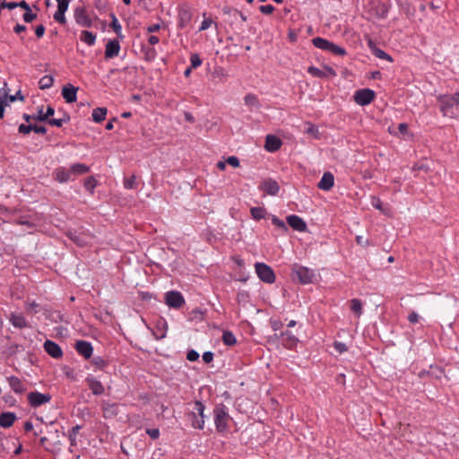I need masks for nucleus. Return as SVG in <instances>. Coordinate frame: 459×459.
<instances>
[{"label":"nucleus","mask_w":459,"mask_h":459,"mask_svg":"<svg viewBox=\"0 0 459 459\" xmlns=\"http://www.w3.org/2000/svg\"><path fill=\"white\" fill-rule=\"evenodd\" d=\"M214 424L217 432L224 434L228 431L230 416L223 404H218L213 409Z\"/></svg>","instance_id":"1"},{"label":"nucleus","mask_w":459,"mask_h":459,"mask_svg":"<svg viewBox=\"0 0 459 459\" xmlns=\"http://www.w3.org/2000/svg\"><path fill=\"white\" fill-rule=\"evenodd\" d=\"M204 404L196 401L194 403V411L189 414L192 420V427L197 429H203L204 428Z\"/></svg>","instance_id":"2"},{"label":"nucleus","mask_w":459,"mask_h":459,"mask_svg":"<svg viewBox=\"0 0 459 459\" xmlns=\"http://www.w3.org/2000/svg\"><path fill=\"white\" fill-rule=\"evenodd\" d=\"M255 269L258 278L264 282L271 284L275 281V274L269 265L264 263H256Z\"/></svg>","instance_id":"3"},{"label":"nucleus","mask_w":459,"mask_h":459,"mask_svg":"<svg viewBox=\"0 0 459 459\" xmlns=\"http://www.w3.org/2000/svg\"><path fill=\"white\" fill-rule=\"evenodd\" d=\"M375 97L376 94L374 91L370 89H361L355 92L353 99L357 104L366 106L371 103Z\"/></svg>","instance_id":"4"},{"label":"nucleus","mask_w":459,"mask_h":459,"mask_svg":"<svg viewBox=\"0 0 459 459\" xmlns=\"http://www.w3.org/2000/svg\"><path fill=\"white\" fill-rule=\"evenodd\" d=\"M292 271L302 284H308L313 281L314 273L308 268L295 264Z\"/></svg>","instance_id":"5"},{"label":"nucleus","mask_w":459,"mask_h":459,"mask_svg":"<svg viewBox=\"0 0 459 459\" xmlns=\"http://www.w3.org/2000/svg\"><path fill=\"white\" fill-rule=\"evenodd\" d=\"M166 304L173 308H180L185 304V299L179 291L171 290L165 294Z\"/></svg>","instance_id":"6"},{"label":"nucleus","mask_w":459,"mask_h":459,"mask_svg":"<svg viewBox=\"0 0 459 459\" xmlns=\"http://www.w3.org/2000/svg\"><path fill=\"white\" fill-rule=\"evenodd\" d=\"M27 398L30 405L36 408L50 402L51 395L48 393L42 394L39 392H30L28 394Z\"/></svg>","instance_id":"7"},{"label":"nucleus","mask_w":459,"mask_h":459,"mask_svg":"<svg viewBox=\"0 0 459 459\" xmlns=\"http://www.w3.org/2000/svg\"><path fill=\"white\" fill-rule=\"evenodd\" d=\"M74 19L77 24L82 27L90 28L92 25V21L83 7H77L74 10Z\"/></svg>","instance_id":"8"},{"label":"nucleus","mask_w":459,"mask_h":459,"mask_svg":"<svg viewBox=\"0 0 459 459\" xmlns=\"http://www.w3.org/2000/svg\"><path fill=\"white\" fill-rule=\"evenodd\" d=\"M74 349L81 356L86 359L92 356L93 347L89 342L82 340L77 341L75 342Z\"/></svg>","instance_id":"9"},{"label":"nucleus","mask_w":459,"mask_h":459,"mask_svg":"<svg viewBox=\"0 0 459 459\" xmlns=\"http://www.w3.org/2000/svg\"><path fill=\"white\" fill-rule=\"evenodd\" d=\"M259 188L263 192H264L265 194L270 195H277L280 190V186H279L278 183L272 178L264 179L261 182Z\"/></svg>","instance_id":"10"},{"label":"nucleus","mask_w":459,"mask_h":459,"mask_svg":"<svg viewBox=\"0 0 459 459\" xmlns=\"http://www.w3.org/2000/svg\"><path fill=\"white\" fill-rule=\"evenodd\" d=\"M46 352L54 359H60L63 357V351L61 347L53 341L47 340L44 344Z\"/></svg>","instance_id":"11"},{"label":"nucleus","mask_w":459,"mask_h":459,"mask_svg":"<svg viewBox=\"0 0 459 459\" xmlns=\"http://www.w3.org/2000/svg\"><path fill=\"white\" fill-rule=\"evenodd\" d=\"M85 381L93 394L101 395L104 394L105 388L100 381L93 377H88Z\"/></svg>","instance_id":"12"},{"label":"nucleus","mask_w":459,"mask_h":459,"mask_svg":"<svg viewBox=\"0 0 459 459\" xmlns=\"http://www.w3.org/2000/svg\"><path fill=\"white\" fill-rule=\"evenodd\" d=\"M78 88L72 84H67L62 89V96L67 103H73L76 101Z\"/></svg>","instance_id":"13"},{"label":"nucleus","mask_w":459,"mask_h":459,"mask_svg":"<svg viewBox=\"0 0 459 459\" xmlns=\"http://www.w3.org/2000/svg\"><path fill=\"white\" fill-rule=\"evenodd\" d=\"M288 224L295 230L305 231L307 230V224L299 216L290 215L287 217Z\"/></svg>","instance_id":"14"},{"label":"nucleus","mask_w":459,"mask_h":459,"mask_svg":"<svg viewBox=\"0 0 459 459\" xmlns=\"http://www.w3.org/2000/svg\"><path fill=\"white\" fill-rule=\"evenodd\" d=\"M307 72L310 74H312L313 76L318 77V78H324V77H327V76H335L336 75L335 71L332 67H329V66H326L325 68V70H321L315 66H309L307 69Z\"/></svg>","instance_id":"15"},{"label":"nucleus","mask_w":459,"mask_h":459,"mask_svg":"<svg viewBox=\"0 0 459 459\" xmlns=\"http://www.w3.org/2000/svg\"><path fill=\"white\" fill-rule=\"evenodd\" d=\"M333 175L331 172H325L317 184V187L324 191H329L333 186Z\"/></svg>","instance_id":"16"},{"label":"nucleus","mask_w":459,"mask_h":459,"mask_svg":"<svg viewBox=\"0 0 459 459\" xmlns=\"http://www.w3.org/2000/svg\"><path fill=\"white\" fill-rule=\"evenodd\" d=\"M72 175L73 174L70 168L66 169L65 167H59L54 171L55 179L59 183H65L71 180Z\"/></svg>","instance_id":"17"},{"label":"nucleus","mask_w":459,"mask_h":459,"mask_svg":"<svg viewBox=\"0 0 459 459\" xmlns=\"http://www.w3.org/2000/svg\"><path fill=\"white\" fill-rule=\"evenodd\" d=\"M120 50L119 42L117 39L110 40L106 45L105 57L107 59L117 56Z\"/></svg>","instance_id":"18"},{"label":"nucleus","mask_w":459,"mask_h":459,"mask_svg":"<svg viewBox=\"0 0 459 459\" xmlns=\"http://www.w3.org/2000/svg\"><path fill=\"white\" fill-rule=\"evenodd\" d=\"M101 409L105 419H111L118 414V405L117 403L104 402L101 405Z\"/></svg>","instance_id":"19"},{"label":"nucleus","mask_w":459,"mask_h":459,"mask_svg":"<svg viewBox=\"0 0 459 459\" xmlns=\"http://www.w3.org/2000/svg\"><path fill=\"white\" fill-rule=\"evenodd\" d=\"M281 146V141L275 135L268 134L265 139L264 148L268 152H275Z\"/></svg>","instance_id":"20"},{"label":"nucleus","mask_w":459,"mask_h":459,"mask_svg":"<svg viewBox=\"0 0 459 459\" xmlns=\"http://www.w3.org/2000/svg\"><path fill=\"white\" fill-rule=\"evenodd\" d=\"M452 100L451 95H440L437 98V101L440 104V110L444 116H446L447 110L455 105Z\"/></svg>","instance_id":"21"},{"label":"nucleus","mask_w":459,"mask_h":459,"mask_svg":"<svg viewBox=\"0 0 459 459\" xmlns=\"http://www.w3.org/2000/svg\"><path fill=\"white\" fill-rule=\"evenodd\" d=\"M16 420V415L13 412L7 411L0 414V426L3 428H10L13 426Z\"/></svg>","instance_id":"22"},{"label":"nucleus","mask_w":459,"mask_h":459,"mask_svg":"<svg viewBox=\"0 0 459 459\" xmlns=\"http://www.w3.org/2000/svg\"><path fill=\"white\" fill-rule=\"evenodd\" d=\"M8 383H9V385L12 388V390L13 392H15L16 394H22L26 390L23 383L17 377H8Z\"/></svg>","instance_id":"23"},{"label":"nucleus","mask_w":459,"mask_h":459,"mask_svg":"<svg viewBox=\"0 0 459 459\" xmlns=\"http://www.w3.org/2000/svg\"><path fill=\"white\" fill-rule=\"evenodd\" d=\"M9 320L16 328L22 329L28 326L25 317L22 315L13 313L11 314Z\"/></svg>","instance_id":"24"},{"label":"nucleus","mask_w":459,"mask_h":459,"mask_svg":"<svg viewBox=\"0 0 459 459\" xmlns=\"http://www.w3.org/2000/svg\"><path fill=\"white\" fill-rule=\"evenodd\" d=\"M73 175H84L90 171V167L83 163H74L71 167Z\"/></svg>","instance_id":"25"},{"label":"nucleus","mask_w":459,"mask_h":459,"mask_svg":"<svg viewBox=\"0 0 459 459\" xmlns=\"http://www.w3.org/2000/svg\"><path fill=\"white\" fill-rule=\"evenodd\" d=\"M312 43L316 48L325 51H329L331 46V41L320 37L314 38Z\"/></svg>","instance_id":"26"},{"label":"nucleus","mask_w":459,"mask_h":459,"mask_svg":"<svg viewBox=\"0 0 459 459\" xmlns=\"http://www.w3.org/2000/svg\"><path fill=\"white\" fill-rule=\"evenodd\" d=\"M80 39L82 42H84L88 46H93L96 41V35L91 31L82 30L81 33Z\"/></svg>","instance_id":"27"},{"label":"nucleus","mask_w":459,"mask_h":459,"mask_svg":"<svg viewBox=\"0 0 459 459\" xmlns=\"http://www.w3.org/2000/svg\"><path fill=\"white\" fill-rule=\"evenodd\" d=\"M107 108H97L92 111V118L96 123H100L105 120L107 116Z\"/></svg>","instance_id":"28"},{"label":"nucleus","mask_w":459,"mask_h":459,"mask_svg":"<svg viewBox=\"0 0 459 459\" xmlns=\"http://www.w3.org/2000/svg\"><path fill=\"white\" fill-rule=\"evenodd\" d=\"M54 83V78L51 75H45L40 78L39 87L41 90L49 89Z\"/></svg>","instance_id":"29"},{"label":"nucleus","mask_w":459,"mask_h":459,"mask_svg":"<svg viewBox=\"0 0 459 459\" xmlns=\"http://www.w3.org/2000/svg\"><path fill=\"white\" fill-rule=\"evenodd\" d=\"M350 303L351 310L359 316L362 314V302L358 299H352Z\"/></svg>","instance_id":"30"},{"label":"nucleus","mask_w":459,"mask_h":459,"mask_svg":"<svg viewBox=\"0 0 459 459\" xmlns=\"http://www.w3.org/2000/svg\"><path fill=\"white\" fill-rule=\"evenodd\" d=\"M250 213L255 220L258 221L264 218L266 211L263 207H252L250 209Z\"/></svg>","instance_id":"31"},{"label":"nucleus","mask_w":459,"mask_h":459,"mask_svg":"<svg viewBox=\"0 0 459 459\" xmlns=\"http://www.w3.org/2000/svg\"><path fill=\"white\" fill-rule=\"evenodd\" d=\"M222 342L224 344H226L228 346H232V345L236 344L237 340H236L235 335L231 332L225 331L222 334Z\"/></svg>","instance_id":"32"},{"label":"nucleus","mask_w":459,"mask_h":459,"mask_svg":"<svg viewBox=\"0 0 459 459\" xmlns=\"http://www.w3.org/2000/svg\"><path fill=\"white\" fill-rule=\"evenodd\" d=\"M0 118H3L4 116V105L7 102V91L4 88L0 90Z\"/></svg>","instance_id":"33"},{"label":"nucleus","mask_w":459,"mask_h":459,"mask_svg":"<svg viewBox=\"0 0 459 459\" xmlns=\"http://www.w3.org/2000/svg\"><path fill=\"white\" fill-rule=\"evenodd\" d=\"M373 53L377 57H378L380 59H385L389 62H393V58L391 57L390 55H388L386 52H385L384 50H382L377 47L373 48Z\"/></svg>","instance_id":"34"},{"label":"nucleus","mask_w":459,"mask_h":459,"mask_svg":"<svg viewBox=\"0 0 459 459\" xmlns=\"http://www.w3.org/2000/svg\"><path fill=\"white\" fill-rule=\"evenodd\" d=\"M245 104L249 107H257L259 105L258 99L254 94H247L244 98Z\"/></svg>","instance_id":"35"},{"label":"nucleus","mask_w":459,"mask_h":459,"mask_svg":"<svg viewBox=\"0 0 459 459\" xmlns=\"http://www.w3.org/2000/svg\"><path fill=\"white\" fill-rule=\"evenodd\" d=\"M124 186L126 189H134L137 186L136 177L134 175H132L129 178H124Z\"/></svg>","instance_id":"36"},{"label":"nucleus","mask_w":459,"mask_h":459,"mask_svg":"<svg viewBox=\"0 0 459 459\" xmlns=\"http://www.w3.org/2000/svg\"><path fill=\"white\" fill-rule=\"evenodd\" d=\"M328 52L342 56L346 55V50L343 48L339 47L333 42H331V46Z\"/></svg>","instance_id":"37"},{"label":"nucleus","mask_w":459,"mask_h":459,"mask_svg":"<svg viewBox=\"0 0 459 459\" xmlns=\"http://www.w3.org/2000/svg\"><path fill=\"white\" fill-rule=\"evenodd\" d=\"M96 186H97V181L93 177H89L84 180V187L87 190H89L91 193L93 192Z\"/></svg>","instance_id":"38"},{"label":"nucleus","mask_w":459,"mask_h":459,"mask_svg":"<svg viewBox=\"0 0 459 459\" xmlns=\"http://www.w3.org/2000/svg\"><path fill=\"white\" fill-rule=\"evenodd\" d=\"M160 324L161 326H158V332L154 333L157 339H162L166 336L167 324L164 321L160 322Z\"/></svg>","instance_id":"39"},{"label":"nucleus","mask_w":459,"mask_h":459,"mask_svg":"<svg viewBox=\"0 0 459 459\" xmlns=\"http://www.w3.org/2000/svg\"><path fill=\"white\" fill-rule=\"evenodd\" d=\"M190 62H191V68H197L202 65V59L200 58L199 55L195 53L192 54L190 56Z\"/></svg>","instance_id":"40"},{"label":"nucleus","mask_w":459,"mask_h":459,"mask_svg":"<svg viewBox=\"0 0 459 459\" xmlns=\"http://www.w3.org/2000/svg\"><path fill=\"white\" fill-rule=\"evenodd\" d=\"M65 12L56 10V13H54V19L61 24H65L66 19H65Z\"/></svg>","instance_id":"41"},{"label":"nucleus","mask_w":459,"mask_h":459,"mask_svg":"<svg viewBox=\"0 0 459 459\" xmlns=\"http://www.w3.org/2000/svg\"><path fill=\"white\" fill-rule=\"evenodd\" d=\"M91 363L98 368H103L107 366V361L101 357H95L92 359Z\"/></svg>","instance_id":"42"},{"label":"nucleus","mask_w":459,"mask_h":459,"mask_svg":"<svg viewBox=\"0 0 459 459\" xmlns=\"http://www.w3.org/2000/svg\"><path fill=\"white\" fill-rule=\"evenodd\" d=\"M333 347L335 351L340 354L348 351L346 344L341 342H334Z\"/></svg>","instance_id":"43"},{"label":"nucleus","mask_w":459,"mask_h":459,"mask_svg":"<svg viewBox=\"0 0 459 459\" xmlns=\"http://www.w3.org/2000/svg\"><path fill=\"white\" fill-rule=\"evenodd\" d=\"M38 307V304L35 301H27L25 303V309L29 313H36V308Z\"/></svg>","instance_id":"44"},{"label":"nucleus","mask_w":459,"mask_h":459,"mask_svg":"<svg viewBox=\"0 0 459 459\" xmlns=\"http://www.w3.org/2000/svg\"><path fill=\"white\" fill-rule=\"evenodd\" d=\"M371 204H372V205H373L376 209H377V210H379V211H381V212H385V211H384V209H383V204H382V201H381L378 197H377V196H373V197H372Z\"/></svg>","instance_id":"45"},{"label":"nucleus","mask_w":459,"mask_h":459,"mask_svg":"<svg viewBox=\"0 0 459 459\" xmlns=\"http://www.w3.org/2000/svg\"><path fill=\"white\" fill-rule=\"evenodd\" d=\"M57 10L66 12L68 9L70 0H56Z\"/></svg>","instance_id":"46"},{"label":"nucleus","mask_w":459,"mask_h":459,"mask_svg":"<svg viewBox=\"0 0 459 459\" xmlns=\"http://www.w3.org/2000/svg\"><path fill=\"white\" fill-rule=\"evenodd\" d=\"M272 222L273 225H275L276 227L283 230H287V226L285 225L284 221L280 220L279 218L273 216V219H272Z\"/></svg>","instance_id":"47"},{"label":"nucleus","mask_w":459,"mask_h":459,"mask_svg":"<svg viewBox=\"0 0 459 459\" xmlns=\"http://www.w3.org/2000/svg\"><path fill=\"white\" fill-rule=\"evenodd\" d=\"M226 162L233 168L239 167V160L236 156L228 157V159L226 160Z\"/></svg>","instance_id":"48"},{"label":"nucleus","mask_w":459,"mask_h":459,"mask_svg":"<svg viewBox=\"0 0 459 459\" xmlns=\"http://www.w3.org/2000/svg\"><path fill=\"white\" fill-rule=\"evenodd\" d=\"M36 17H37V14L32 13L30 9V11H26L25 13L23 14V20L26 22H32L34 19H36Z\"/></svg>","instance_id":"49"},{"label":"nucleus","mask_w":459,"mask_h":459,"mask_svg":"<svg viewBox=\"0 0 459 459\" xmlns=\"http://www.w3.org/2000/svg\"><path fill=\"white\" fill-rule=\"evenodd\" d=\"M259 10L261 13H263L264 14H271L274 11V7L271 4L261 5L259 7Z\"/></svg>","instance_id":"50"},{"label":"nucleus","mask_w":459,"mask_h":459,"mask_svg":"<svg viewBox=\"0 0 459 459\" xmlns=\"http://www.w3.org/2000/svg\"><path fill=\"white\" fill-rule=\"evenodd\" d=\"M146 433L152 438L158 439L160 437V430L158 429H147Z\"/></svg>","instance_id":"51"},{"label":"nucleus","mask_w":459,"mask_h":459,"mask_svg":"<svg viewBox=\"0 0 459 459\" xmlns=\"http://www.w3.org/2000/svg\"><path fill=\"white\" fill-rule=\"evenodd\" d=\"M198 358H199V353L194 350L189 351L186 354V359L189 361H195L198 359Z\"/></svg>","instance_id":"52"},{"label":"nucleus","mask_w":459,"mask_h":459,"mask_svg":"<svg viewBox=\"0 0 459 459\" xmlns=\"http://www.w3.org/2000/svg\"><path fill=\"white\" fill-rule=\"evenodd\" d=\"M18 131L20 134H28L32 131V126H26L22 124L19 126Z\"/></svg>","instance_id":"53"},{"label":"nucleus","mask_w":459,"mask_h":459,"mask_svg":"<svg viewBox=\"0 0 459 459\" xmlns=\"http://www.w3.org/2000/svg\"><path fill=\"white\" fill-rule=\"evenodd\" d=\"M212 20L211 19H204L202 23H201V26L199 28V30L200 31H203V30H207L208 28H210V26L212 24Z\"/></svg>","instance_id":"54"},{"label":"nucleus","mask_w":459,"mask_h":459,"mask_svg":"<svg viewBox=\"0 0 459 459\" xmlns=\"http://www.w3.org/2000/svg\"><path fill=\"white\" fill-rule=\"evenodd\" d=\"M203 360L205 363H211L213 360V353L212 351H205L203 354Z\"/></svg>","instance_id":"55"},{"label":"nucleus","mask_w":459,"mask_h":459,"mask_svg":"<svg viewBox=\"0 0 459 459\" xmlns=\"http://www.w3.org/2000/svg\"><path fill=\"white\" fill-rule=\"evenodd\" d=\"M408 320L411 324H416L419 321V315L415 311H412L409 314Z\"/></svg>","instance_id":"56"},{"label":"nucleus","mask_w":459,"mask_h":459,"mask_svg":"<svg viewBox=\"0 0 459 459\" xmlns=\"http://www.w3.org/2000/svg\"><path fill=\"white\" fill-rule=\"evenodd\" d=\"M48 123L50 126H56V127H61L63 126L64 121H63V119L51 118V119L48 120Z\"/></svg>","instance_id":"57"},{"label":"nucleus","mask_w":459,"mask_h":459,"mask_svg":"<svg viewBox=\"0 0 459 459\" xmlns=\"http://www.w3.org/2000/svg\"><path fill=\"white\" fill-rule=\"evenodd\" d=\"M17 6H18V4L15 2H10V3L2 2L0 4V8H8L10 10L16 8Z\"/></svg>","instance_id":"58"},{"label":"nucleus","mask_w":459,"mask_h":459,"mask_svg":"<svg viewBox=\"0 0 459 459\" xmlns=\"http://www.w3.org/2000/svg\"><path fill=\"white\" fill-rule=\"evenodd\" d=\"M161 28L160 24L159 23H156V24H152V25H150L146 28V30L148 33H153V32H156L158 30H160Z\"/></svg>","instance_id":"59"},{"label":"nucleus","mask_w":459,"mask_h":459,"mask_svg":"<svg viewBox=\"0 0 459 459\" xmlns=\"http://www.w3.org/2000/svg\"><path fill=\"white\" fill-rule=\"evenodd\" d=\"M44 33H45V27L42 24L37 26V28L35 30L36 36L38 38H41V37H43Z\"/></svg>","instance_id":"60"},{"label":"nucleus","mask_w":459,"mask_h":459,"mask_svg":"<svg viewBox=\"0 0 459 459\" xmlns=\"http://www.w3.org/2000/svg\"><path fill=\"white\" fill-rule=\"evenodd\" d=\"M54 113L55 109L52 107L48 106L42 118H47V120H48L49 117L54 115Z\"/></svg>","instance_id":"61"},{"label":"nucleus","mask_w":459,"mask_h":459,"mask_svg":"<svg viewBox=\"0 0 459 459\" xmlns=\"http://www.w3.org/2000/svg\"><path fill=\"white\" fill-rule=\"evenodd\" d=\"M32 131H34L37 134H46L47 129L45 126H32Z\"/></svg>","instance_id":"62"},{"label":"nucleus","mask_w":459,"mask_h":459,"mask_svg":"<svg viewBox=\"0 0 459 459\" xmlns=\"http://www.w3.org/2000/svg\"><path fill=\"white\" fill-rule=\"evenodd\" d=\"M112 28L114 29L115 31L118 32L120 30H121V26L120 24L118 23L117 18L114 16L113 17V21H112Z\"/></svg>","instance_id":"63"},{"label":"nucleus","mask_w":459,"mask_h":459,"mask_svg":"<svg viewBox=\"0 0 459 459\" xmlns=\"http://www.w3.org/2000/svg\"><path fill=\"white\" fill-rule=\"evenodd\" d=\"M160 41L159 38L157 36L152 35L148 38V42L150 45H156Z\"/></svg>","instance_id":"64"}]
</instances>
